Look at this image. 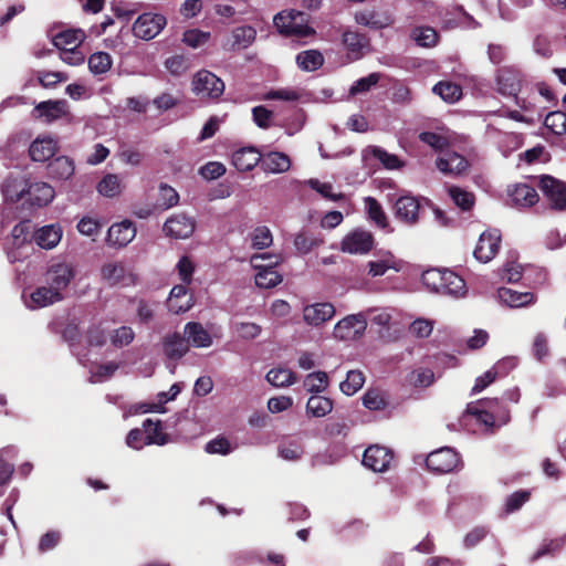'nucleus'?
<instances>
[{"label":"nucleus","mask_w":566,"mask_h":566,"mask_svg":"<svg viewBox=\"0 0 566 566\" xmlns=\"http://www.w3.org/2000/svg\"><path fill=\"white\" fill-rule=\"evenodd\" d=\"M365 207L369 220H371L377 227L386 229L389 226L388 218L377 199L374 197H366Z\"/></svg>","instance_id":"58836bf2"},{"label":"nucleus","mask_w":566,"mask_h":566,"mask_svg":"<svg viewBox=\"0 0 566 566\" xmlns=\"http://www.w3.org/2000/svg\"><path fill=\"white\" fill-rule=\"evenodd\" d=\"M371 155L378 159L382 166L387 169H399L403 166V163L397 155L389 154L380 147H373Z\"/></svg>","instance_id":"0e129e2a"},{"label":"nucleus","mask_w":566,"mask_h":566,"mask_svg":"<svg viewBox=\"0 0 566 566\" xmlns=\"http://www.w3.org/2000/svg\"><path fill=\"white\" fill-rule=\"evenodd\" d=\"M227 169L219 161H209L199 169L200 176L206 180H214L222 177Z\"/></svg>","instance_id":"774afa93"},{"label":"nucleus","mask_w":566,"mask_h":566,"mask_svg":"<svg viewBox=\"0 0 566 566\" xmlns=\"http://www.w3.org/2000/svg\"><path fill=\"white\" fill-rule=\"evenodd\" d=\"M480 406L486 408L491 413L494 415V418L497 422L504 424L510 420V410L506 405L503 403L502 400L497 398H485L479 400Z\"/></svg>","instance_id":"79ce46f5"},{"label":"nucleus","mask_w":566,"mask_h":566,"mask_svg":"<svg viewBox=\"0 0 566 566\" xmlns=\"http://www.w3.org/2000/svg\"><path fill=\"white\" fill-rule=\"evenodd\" d=\"M502 234L499 229H488L479 237L473 256L481 263H488L500 251Z\"/></svg>","instance_id":"9d476101"},{"label":"nucleus","mask_w":566,"mask_h":566,"mask_svg":"<svg viewBox=\"0 0 566 566\" xmlns=\"http://www.w3.org/2000/svg\"><path fill=\"white\" fill-rule=\"evenodd\" d=\"M565 545L564 538H554L545 541L542 546L532 555L531 562L534 563L545 556H554L560 552Z\"/></svg>","instance_id":"bf43d9fd"},{"label":"nucleus","mask_w":566,"mask_h":566,"mask_svg":"<svg viewBox=\"0 0 566 566\" xmlns=\"http://www.w3.org/2000/svg\"><path fill=\"white\" fill-rule=\"evenodd\" d=\"M298 69L305 72H314L324 64V56L318 50H305L296 55Z\"/></svg>","instance_id":"72a5a7b5"},{"label":"nucleus","mask_w":566,"mask_h":566,"mask_svg":"<svg viewBox=\"0 0 566 566\" xmlns=\"http://www.w3.org/2000/svg\"><path fill=\"white\" fill-rule=\"evenodd\" d=\"M465 413L472 416L478 422L484 424L486 428H493L495 422L494 415L491 413L486 408L480 406V402H470L467 406Z\"/></svg>","instance_id":"8fccbe9b"},{"label":"nucleus","mask_w":566,"mask_h":566,"mask_svg":"<svg viewBox=\"0 0 566 566\" xmlns=\"http://www.w3.org/2000/svg\"><path fill=\"white\" fill-rule=\"evenodd\" d=\"M329 384L328 375L325 371H314L306 376L304 386L307 391L319 394L324 391Z\"/></svg>","instance_id":"5fc2aeb1"},{"label":"nucleus","mask_w":566,"mask_h":566,"mask_svg":"<svg viewBox=\"0 0 566 566\" xmlns=\"http://www.w3.org/2000/svg\"><path fill=\"white\" fill-rule=\"evenodd\" d=\"M158 202L164 209L172 208L179 202V193L171 186L161 182L158 187Z\"/></svg>","instance_id":"052dcab7"},{"label":"nucleus","mask_w":566,"mask_h":566,"mask_svg":"<svg viewBox=\"0 0 566 566\" xmlns=\"http://www.w3.org/2000/svg\"><path fill=\"white\" fill-rule=\"evenodd\" d=\"M273 23L285 36L305 38L313 35L315 30L310 27V15L298 10H283L274 15Z\"/></svg>","instance_id":"f257e3e1"},{"label":"nucleus","mask_w":566,"mask_h":566,"mask_svg":"<svg viewBox=\"0 0 566 566\" xmlns=\"http://www.w3.org/2000/svg\"><path fill=\"white\" fill-rule=\"evenodd\" d=\"M366 328L367 319L363 313L350 314L335 325L333 335L339 340H355L364 335Z\"/></svg>","instance_id":"1a4fd4ad"},{"label":"nucleus","mask_w":566,"mask_h":566,"mask_svg":"<svg viewBox=\"0 0 566 566\" xmlns=\"http://www.w3.org/2000/svg\"><path fill=\"white\" fill-rule=\"evenodd\" d=\"M17 453L18 449L13 444L0 449V496L3 495L2 488L11 481L14 472V465L8 459H13Z\"/></svg>","instance_id":"a878e982"},{"label":"nucleus","mask_w":566,"mask_h":566,"mask_svg":"<svg viewBox=\"0 0 566 566\" xmlns=\"http://www.w3.org/2000/svg\"><path fill=\"white\" fill-rule=\"evenodd\" d=\"M365 382V376L360 370H349L346 379L340 382L339 388L342 392L347 396L356 394Z\"/></svg>","instance_id":"603ef678"},{"label":"nucleus","mask_w":566,"mask_h":566,"mask_svg":"<svg viewBox=\"0 0 566 566\" xmlns=\"http://www.w3.org/2000/svg\"><path fill=\"white\" fill-rule=\"evenodd\" d=\"M505 364H511V360L500 361L492 369L478 377L472 388V394H478L491 385L497 377V369Z\"/></svg>","instance_id":"338daca9"},{"label":"nucleus","mask_w":566,"mask_h":566,"mask_svg":"<svg viewBox=\"0 0 566 566\" xmlns=\"http://www.w3.org/2000/svg\"><path fill=\"white\" fill-rule=\"evenodd\" d=\"M324 240L310 232H300L294 238V247L302 254L310 253L313 249L322 245Z\"/></svg>","instance_id":"a18cd8bd"},{"label":"nucleus","mask_w":566,"mask_h":566,"mask_svg":"<svg viewBox=\"0 0 566 566\" xmlns=\"http://www.w3.org/2000/svg\"><path fill=\"white\" fill-rule=\"evenodd\" d=\"M35 307H45L64 298L63 294H56L48 284L36 287L30 295Z\"/></svg>","instance_id":"c9c22d12"},{"label":"nucleus","mask_w":566,"mask_h":566,"mask_svg":"<svg viewBox=\"0 0 566 566\" xmlns=\"http://www.w3.org/2000/svg\"><path fill=\"white\" fill-rule=\"evenodd\" d=\"M62 238L60 226L49 224L36 230L32 240L42 249L51 250L57 245Z\"/></svg>","instance_id":"393cba45"},{"label":"nucleus","mask_w":566,"mask_h":566,"mask_svg":"<svg viewBox=\"0 0 566 566\" xmlns=\"http://www.w3.org/2000/svg\"><path fill=\"white\" fill-rule=\"evenodd\" d=\"M544 125L555 135L566 134V113L562 111L548 113L545 117Z\"/></svg>","instance_id":"4d7b16f0"},{"label":"nucleus","mask_w":566,"mask_h":566,"mask_svg":"<svg viewBox=\"0 0 566 566\" xmlns=\"http://www.w3.org/2000/svg\"><path fill=\"white\" fill-rule=\"evenodd\" d=\"M261 161L262 155L252 146L242 147L232 154V164L239 171H250Z\"/></svg>","instance_id":"4be33fe9"},{"label":"nucleus","mask_w":566,"mask_h":566,"mask_svg":"<svg viewBox=\"0 0 566 566\" xmlns=\"http://www.w3.org/2000/svg\"><path fill=\"white\" fill-rule=\"evenodd\" d=\"M448 269H429L421 275L422 283L433 292L440 293L443 287V280L446 281V273Z\"/></svg>","instance_id":"3c124183"},{"label":"nucleus","mask_w":566,"mask_h":566,"mask_svg":"<svg viewBox=\"0 0 566 566\" xmlns=\"http://www.w3.org/2000/svg\"><path fill=\"white\" fill-rule=\"evenodd\" d=\"M143 427L146 433V444L164 446L169 441L168 436L163 432V426L159 420L154 422L151 419H146Z\"/></svg>","instance_id":"4c0bfd02"},{"label":"nucleus","mask_w":566,"mask_h":566,"mask_svg":"<svg viewBox=\"0 0 566 566\" xmlns=\"http://www.w3.org/2000/svg\"><path fill=\"white\" fill-rule=\"evenodd\" d=\"M342 43L353 60H358L363 56L364 49L369 46V39L357 31H345L342 35Z\"/></svg>","instance_id":"5701e85b"},{"label":"nucleus","mask_w":566,"mask_h":566,"mask_svg":"<svg viewBox=\"0 0 566 566\" xmlns=\"http://www.w3.org/2000/svg\"><path fill=\"white\" fill-rule=\"evenodd\" d=\"M461 464L459 453L449 447L440 448L428 454L426 467L437 474H446L454 471Z\"/></svg>","instance_id":"39448f33"},{"label":"nucleus","mask_w":566,"mask_h":566,"mask_svg":"<svg viewBox=\"0 0 566 566\" xmlns=\"http://www.w3.org/2000/svg\"><path fill=\"white\" fill-rule=\"evenodd\" d=\"M185 335L188 344L195 347H209L212 338L207 329L198 322H189L185 326Z\"/></svg>","instance_id":"7c9ffc66"},{"label":"nucleus","mask_w":566,"mask_h":566,"mask_svg":"<svg viewBox=\"0 0 566 566\" xmlns=\"http://www.w3.org/2000/svg\"><path fill=\"white\" fill-rule=\"evenodd\" d=\"M75 269L72 264L59 262L51 264L45 274L44 281L56 294H63L75 277Z\"/></svg>","instance_id":"0eeeda50"},{"label":"nucleus","mask_w":566,"mask_h":566,"mask_svg":"<svg viewBox=\"0 0 566 566\" xmlns=\"http://www.w3.org/2000/svg\"><path fill=\"white\" fill-rule=\"evenodd\" d=\"M432 91L448 103H454L462 96L461 86L452 82H439Z\"/></svg>","instance_id":"37998d69"},{"label":"nucleus","mask_w":566,"mask_h":566,"mask_svg":"<svg viewBox=\"0 0 566 566\" xmlns=\"http://www.w3.org/2000/svg\"><path fill=\"white\" fill-rule=\"evenodd\" d=\"M196 230V220L184 213H175L164 223L163 231L171 239H188Z\"/></svg>","instance_id":"f8f14e48"},{"label":"nucleus","mask_w":566,"mask_h":566,"mask_svg":"<svg viewBox=\"0 0 566 566\" xmlns=\"http://www.w3.org/2000/svg\"><path fill=\"white\" fill-rule=\"evenodd\" d=\"M333 407L334 403L332 399L319 395H313L307 400L306 413L315 418H322L328 415L333 410Z\"/></svg>","instance_id":"e433bc0d"},{"label":"nucleus","mask_w":566,"mask_h":566,"mask_svg":"<svg viewBox=\"0 0 566 566\" xmlns=\"http://www.w3.org/2000/svg\"><path fill=\"white\" fill-rule=\"evenodd\" d=\"M497 85L503 95L516 97L521 91V77L512 70H501L497 75Z\"/></svg>","instance_id":"2f4dec72"},{"label":"nucleus","mask_w":566,"mask_h":566,"mask_svg":"<svg viewBox=\"0 0 566 566\" xmlns=\"http://www.w3.org/2000/svg\"><path fill=\"white\" fill-rule=\"evenodd\" d=\"M266 380L274 387H286L295 382L296 375L287 368H273L266 374Z\"/></svg>","instance_id":"c03bdc74"},{"label":"nucleus","mask_w":566,"mask_h":566,"mask_svg":"<svg viewBox=\"0 0 566 566\" xmlns=\"http://www.w3.org/2000/svg\"><path fill=\"white\" fill-rule=\"evenodd\" d=\"M361 400L363 405L373 411L385 410L388 407L387 397L379 389H368Z\"/></svg>","instance_id":"09e8293b"},{"label":"nucleus","mask_w":566,"mask_h":566,"mask_svg":"<svg viewBox=\"0 0 566 566\" xmlns=\"http://www.w3.org/2000/svg\"><path fill=\"white\" fill-rule=\"evenodd\" d=\"M192 92L200 98L218 101L224 93V82L208 70L198 71L191 81Z\"/></svg>","instance_id":"20e7f679"},{"label":"nucleus","mask_w":566,"mask_h":566,"mask_svg":"<svg viewBox=\"0 0 566 566\" xmlns=\"http://www.w3.org/2000/svg\"><path fill=\"white\" fill-rule=\"evenodd\" d=\"M531 499V491L518 490L510 494L504 504V510L507 514L518 511Z\"/></svg>","instance_id":"680f3d73"},{"label":"nucleus","mask_w":566,"mask_h":566,"mask_svg":"<svg viewBox=\"0 0 566 566\" xmlns=\"http://www.w3.org/2000/svg\"><path fill=\"white\" fill-rule=\"evenodd\" d=\"M261 167L266 172H285L291 167V159L284 153L271 151L262 157Z\"/></svg>","instance_id":"c85d7f7f"},{"label":"nucleus","mask_w":566,"mask_h":566,"mask_svg":"<svg viewBox=\"0 0 566 566\" xmlns=\"http://www.w3.org/2000/svg\"><path fill=\"white\" fill-rule=\"evenodd\" d=\"M97 191L108 198H113L120 192V181L117 175L108 174L98 184Z\"/></svg>","instance_id":"13d9d810"},{"label":"nucleus","mask_w":566,"mask_h":566,"mask_svg":"<svg viewBox=\"0 0 566 566\" xmlns=\"http://www.w3.org/2000/svg\"><path fill=\"white\" fill-rule=\"evenodd\" d=\"M513 203L518 207L528 208L538 201V193L533 186L527 184H517L509 192Z\"/></svg>","instance_id":"cd10ccee"},{"label":"nucleus","mask_w":566,"mask_h":566,"mask_svg":"<svg viewBox=\"0 0 566 566\" xmlns=\"http://www.w3.org/2000/svg\"><path fill=\"white\" fill-rule=\"evenodd\" d=\"M434 381V374L430 368L419 367L408 375V382L416 388L429 387Z\"/></svg>","instance_id":"864d4df0"},{"label":"nucleus","mask_w":566,"mask_h":566,"mask_svg":"<svg viewBox=\"0 0 566 566\" xmlns=\"http://www.w3.org/2000/svg\"><path fill=\"white\" fill-rule=\"evenodd\" d=\"M421 213V203L416 196L410 193L401 195L394 202L395 218L401 223L415 226L419 222Z\"/></svg>","instance_id":"423d86ee"},{"label":"nucleus","mask_w":566,"mask_h":566,"mask_svg":"<svg viewBox=\"0 0 566 566\" xmlns=\"http://www.w3.org/2000/svg\"><path fill=\"white\" fill-rule=\"evenodd\" d=\"M280 263L279 256H272L270 254H254L251 258V264L258 270L255 275V284L261 289H272L279 285L283 276L275 270V266Z\"/></svg>","instance_id":"7ed1b4c3"},{"label":"nucleus","mask_w":566,"mask_h":566,"mask_svg":"<svg viewBox=\"0 0 566 566\" xmlns=\"http://www.w3.org/2000/svg\"><path fill=\"white\" fill-rule=\"evenodd\" d=\"M33 113L38 118H44L45 123H52L69 114V104L65 99H49L39 103Z\"/></svg>","instance_id":"dca6fc26"},{"label":"nucleus","mask_w":566,"mask_h":566,"mask_svg":"<svg viewBox=\"0 0 566 566\" xmlns=\"http://www.w3.org/2000/svg\"><path fill=\"white\" fill-rule=\"evenodd\" d=\"M210 32H205L199 29L186 30L182 34V42L190 48L197 49L205 45L210 40Z\"/></svg>","instance_id":"69168bd1"},{"label":"nucleus","mask_w":566,"mask_h":566,"mask_svg":"<svg viewBox=\"0 0 566 566\" xmlns=\"http://www.w3.org/2000/svg\"><path fill=\"white\" fill-rule=\"evenodd\" d=\"M497 295L501 302L510 307H522L534 302V294L531 292H517L509 287H500Z\"/></svg>","instance_id":"c756f323"},{"label":"nucleus","mask_w":566,"mask_h":566,"mask_svg":"<svg viewBox=\"0 0 566 566\" xmlns=\"http://www.w3.org/2000/svg\"><path fill=\"white\" fill-rule=\"evenodd\" d=\"M57 151V142L50 137H38L29 147V155L33 161L44 163Z\"/></svg>","instance_id":"6ab92c4d"},{"label":"nucleus","mask_w":566,"mask_h":566,"mask_svg":"<svg viewBox=\"0 0 566 566\" xmlns=\"http://www.w3.org/2000/svg\"><path fill=\"white\" fill-rule=\"evenodd\" d=\"M448 192L453 203L462 211H470L474 207L475 196L473 192L458 186H451Z\"/></svg>","instance_id":"ea45409f"},{"label":"nucleus","mask_w":566,"mask_h":566,"mask_svg":"<svg viewBox=\"0 0 566 566\" xmlns=\"http://www.w3.org/2000/svg\"><path fill=\"white\" fill-rule=\"evenodd\" d=\"M335 315V307L332 303H315L303 310L304 321L312 326H319Z\"/></svg>","instance_id":"a211bd4d"},{"label":"nucleus","mask_w":566,"mask_h":566,"mask_svg":"<svg viewBox=\"0 0 566 566\" xmlns=\"http://www.w3.org/2000/svg\"><path fill=\"white\" fill-rule=\"evenodd\" d=\"M355 20L358 24L379 30L390 25L391 18L386 12L377 11L374 9H365L355 14Z\"/></svg>","instance_id":"b1692460"},{"label":"nucleus","mask_w":566,"mask_h":566,"mask_svg":"<svg viewBox=\"0 0 566 566\" xmlns=\"http://www.w3.org/2000/svg\"><path fill=\"white\" fill-rule=\"evenodd\" d=\"M252 248L263 250L273 242L270 229L265 226L256 227L251 234Z\"/></svg>","instance_id":"e2e57ef3"},{"label":"nucleus","mask_w":566,"mask_h":566,"mask_svg":"<svg viewBox=\"0 0 566 566\" xmlns=\"http://www.w3.org/2000/svg\"><path fill=\"white\" fill-rule=\"evenodd\" d=\"M465 292L464 280L451 270H447L446 281L443 280V287L440 294L459 296Z\"/></svg>","instance_id":"a19ab883"},{"label":"nucleus","mask_w":566,"mask_h":566,"mask_svg":"<svg viewBox=\"0 0 566 566\" xmlns=\"http://www.w3.org/2000/svg\"><path fill=\"white\" fill-rule=\"evenodd\" d=\"M163 348L165 355L172 360L182 358L189 350V344L186 337L180 333H171L164 337Z\"/></svg>","instance_id":"412c9836"},{"label":"nucleus","mask_w":566,"mask_h":566,"mask_svg":"<svg viewBox=\"0 0 566 566\" xmlns=\"http://www.w3.org/2000/svg\"><path fill=\"white\" fill-rule=\"evenodd\" d=\"M193 305L192 294L186 285H175L167 300V307L174 314H181L189 311Z\"/></svg>","instance_id":"f3484780"},{"label":"nucleus","mask_w":566,"mask_h":566,"mask_svg":"<svg viewBox=\"0 0 566 566\" xmlns=\"http://www.w3.org/2000/svg\"><path fill=\"white\" fill-rule=\"evenodd\" d=\"M538 187L549 201V206L553 210H566V182L552 176L544 175L539 179Z\"/></svg>","instance_id":"9b49d317"},{"label":"nucleus","mask_w":566,"mask_h":566,"mask_svg":"<svg viewBox=\"0 0 566 566\" xmlns=\"http://www.w3.org/2000/svg\"><path fill=\"white\" fill-rule=\"evenodd\" d=\"M167 19L160 13L145 12L133 24V33L143 40H151L166 27Z\"/></svg>","instance_id":"6e6552de"},{"label":"nucleus","mask_w":566,"mask_h":566,"mask_svg":"<svg viewBox=\"0 0 566 566\" xmlns=\"http://www.w3.org/2000/svg\"><path fill=\"white\" fill-rule=\"evenodd\" d=\"M135 237L136 227L134 222L130 220H124L109 227L106 241L108 245L119 249L130 243Z\"/></svg>","instance_id":"2eb2a0df"},{"label":"nucleus","mask_w":566,"mask_h":566,"mask_svg":"<svg viewBox=\"0 0 566 566\" xmlns=\"http://www.w3.org/2000/svg\"><path fill=\"white\" fill-rule=\"evenodd\" d=\"M74 161L67 156L55 157L48 165L49 177L56 180H67L74 175Z\"/></svg>","instance_id":"bb28decb"},{"label":"nucleus","mask_w":566,"mask_h":566,"mask_svg":"<svg viewBox=\"0 0 566 566\" xmlns=\"http://www.w3.org/2000/svg\"><path fill=\"white\" fill-rule=\"evenodd\" d=\"M374 247V237L365 230H354L348 233L340 243L343 252L352 254L368 253Z\"/></svg>","instance_id":"4468645a"},{"label":"nucleus","mask_w":566,"mask_h":566,"mask_svg":"<svg viewBox=\"0 0 566 566\" xmlns=\"http://www.w3.org/2000/svg\"><path fill=\"white\" fill-rule=\"evenodd\" d=\"M112 57L106 52H95L88 57V67L93 74H104L112 67Z\"/></svg>","instance_id":"6e6d98bb"},{"label":"nucleus","mask_w":566,"mask_h":566,"mask_svg":"<svg viewBox=\"0 0 566 566\" xmlns=\"http://www.w3.org/2000/svg\"><path fill=\"white\" fill-rule=\"evenodd\" d=\"M85 39V33L80 29H67L57 32L53 36V44L60 49L77 48Z\"/></svg>","instance_id":"473e14b6"},{"label":"nucleus","mask_w":566,"mask_h":566,"mask_svg":"<svg viewBox=\"0 0 566 566\" xmlns=\"http://www.w3.org/2000/svg\"><path fill=\"white\" fill-rule=\"evenodd\" d=\"M2 191L12 201L24 199L30 206L38 208L48 206L55 195L53 187L42 181L29 184L15 195L9 193V185H4Z\"/></svg>","instance_id":"f03ea898"},{"label":"nucleus","mask_w":566,"mask_h":566,"mask_svg":"<svg viewBox=\"0 0 566 566\" xmlns=\"http://www.w3.org/2000/svg\"><path fill=\"white\" fill-rule=\"evenodd\" d=\"M125 266L122 262L105 263L101 269V275L104 281L111 285L120 283L125 277Z\"/></svg>","instance_id":"de8ad7c7"},{"label":"nucleus","mask_w":566,"mask_h":566,"mask_svg":"<svg viewBox=\"0 0 566 566\" xmlns=\"http://www.w3.org/2000/svg\"><path fill=\"white\" fill-rule=\"evenodd\" d=\"M256 32L250 25L238 27L232 31V49H245L255 40Z\"/></svg>","instance_id":"49530a36"},{"label":"nucleus","mask_w":566,"mask_h":566,"mask_svg":"<svg viewBox=\"0 0 566 566\" xmlns=\"http://www.w3.org/2000/svg\"><path fill=\"white\" fill-rule=\"evenodd\" d=\"M392 459L394 453L390 449L375 444L365 450L363 464L374 472H385L389 469Z\"/></svg>","instance_id":"ddd939ff"},{"label":"nucleus","mask_w":566,"mask_h":566,"mask_svg":"<svg viewBox=\"0 0 566 566\" xmlns=\"http://www.w3.org/2000/svg\"><path fill=\"white\" fill-rule=\"evenodd\" d=\"M437 168L443 174L460 175L464 172L469 163L465 157L454 151H447L443 156L436 160Z\"/></svg>","instance_id":"aec40b11"},{"label":"nucleus","mask_w":566,"mask_h":566,"mask_svg":"<svg viewBox=\"0 0 566 566\" xmlns=\"http://www.w3.org/2000/svg\"><path fill=\"white\" fill-rule=\"evenodd\" d=\"M411 38L421 48H433L438 44L440 35L434 28L420 25L412 29Z\"/></svg>","instance_id":"f704fd0d"}]
</instances>
